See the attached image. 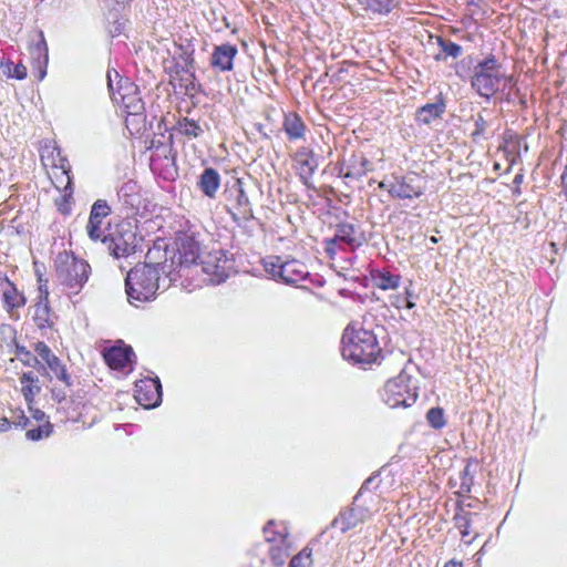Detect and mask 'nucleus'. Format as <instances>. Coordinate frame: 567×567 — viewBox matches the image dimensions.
<instances>
[{
    "label": "nucleus",
    "mask_w": 567,
    "mask_h": 567,
    "mask_svg": "<svg viewBox=\"0 0 567 567\" xmlns=\"http://www.w3.org/2000/svg\"><path fill=\"white\" fill-rule=\"evenodd\" d=\"M34 351L56 379L71 386V377L66 373L65 367L44 342H37Z\"/></svg>",
    "instance_id": "nucleus-13"
},
{
    "label": "nucleus",
    "mask_w": 567,
    "mask_h": 567,
    "mask_svg": "<svg viewBox=\"0 0 567 567\" xmlns=\"http://www.w3.org/2000/svg\"><path fill=\"white\" fill-rule=\"evenodd\" d=\"M49 60H41L40 63L34 64V66L39 70V80H43L47 75Z\"/></svg>",
    "instance_id": "nucleus-46"
},
{
    "label": "nucleus",
    "mask_w": 567,
    "mask_h": 567,
    "mask_svg": "<svg viewBox=\"0 0 567 567\" xmlns=\"http://www.w3.org/2000/svg\"><path fill=\"white\" fill-rule=\"evenodd\" d=\"M333 237L341 246H347L350 250H354L365 243L363 233L349 223L338 224Z\"/></svg>",
    "instance_id": "nucleus-18"
},
{
    "label": "nucleus",
    "mask_w": 567,
    "mask_h": 567,
    "mask_svg": "<svg viewBox=\"0 0 567 567\" xmlns=\"http://www.w3.org/2000/svg\"><path fill=\"white\" fill-rule=\"evenodd\" d=\"M313 560L311 550L303 548L300 553L293 556L289 563V567H312Z\"/></svg>",
    "instance_id": "nucleus-37"
},
{
    "label": "nucleus",
    "mask_w": 567,
    "mask_h": 567,
    "mask_svg": "<svg viewBox=\"0 0 567 567\" xmlns=\"http://www.w3.org/2000/svg\"><path fill=\"white\" fill-rule=\"evenodd\" d=\"M103 355L111 369L124 371L128 368V371L132 370L134 352L131 347L121 343L106 349Z\"/></svg>",
    "instance_id": "nucleus-15"
},
{
    "label": "nucleus",
    "mask_w": 567,
    "mask_h": 567,
    "mask_svg": "<svg viewBox=\"0 0 567 567\" xmlns=\"http://www.w3.org/2000/svg\"><path fill=\"white\" fill-rule=\"evenodd\" d=\"M175 244L177 249L176 257L178 260V269H172V267L167 268V278L169 284L176 281L177 278L183 276V271L192 265H196L197 260L202 258L199 241L196 239L194 233H177ZM174 264L175 260L173 259L169 266H173Z\"/></svg>",
    "instance_id": "nucleus-6"
},
{
    "label": "nucleus",
    "mask_w": 567,
    "mask_h": 567,
    "mask_svg": "<svg viewBox=\"0 0 567 567\" xmlns=\"http://www.w3.org/2000/svg\"><path fill=\"white\" fill-rule=\"evenodd\" d=\"M131 1L132 0H115V2L118 3V4H125V3H128Z\"/></svg>",
    "instance_id": "nucleus-53"
},
{
    "label": "nucleus",
    "mask_w": 567,
    "mask_h": 567,
    "mask_svg": "<svg viewBox=\"0 0 567 567\" xmlns=\"http://www.w3.org/2000/svg\"><path fill=\"white\" fill-rule=\"evenodd\" d=\"M39 278V301L34 306L33 320L39 329H47L52 326L51 309L49 306V289L47 280L42 282Z\"/></svg>",
    "instance_id": "nucleus-17"
},
{
    "label": "nucleus",
    "mask_w": 567,
    "mask_h": 567,
    "mask_svg": "<svg viewBox=\"0 0 567 567\" xmlns=\"http://www.w3.org/2000/svg\"><path fill=\"white\" fill-rule=\"evenodd\" d=\"M17 417L12 420L16 426L27 427L30 424V420L24 415L23 411H16Z\"/></svg>",
    "instance_id": "nucleus-44"
},
{
    "label": "nucleus",
    "mask_w": 567,
    "mask_h": 567,
    "mask_svg": "<svg viewBox=\"0 0 567 567\" xmlns=\"http://www.w3.org/2000/svg\"><path fill=\"white\" fill-rule=\"evenodd\" d=\"M487 127V122L482 115H478L475 120V131L473 132V136L476 137L482 135Z\"/></svg>",
    "instance_id": "nucleus-43"
},
{
    "label": "nucleus",
    "mask_w": 567,
    "mask_h": 567,
    "mask_svg": "<svg viewBox=\"0 0 567 567\" xmlns=\"http://www.w3.org/2000/svg\"><path fill=\"white\" fill-rule=\"evenodd\" d=\"M58 156H59V164L53 162V166L56 167V168H60L61 173L63 175H65V177H66V186L64 187V189L66 190L69 188L70 184H71L70 176L68 175L69 169H70V165H69V162L65 158L60 156V151H58Z\"/></svg>",
    "instance_id": "nucleus-40"
},
{
    "label": "nucleus",
    "mask_w": 567,
    "mask_h": 567,
    "mask_svg": "<svg viewBox=\"0 0 567 567\" xmlns=\"http://www.w3.org/2000/svg\"><path fill=\"white\" fill-rule=\"evenodd\" d=\"M166 264H138L125 279L127 299L131 303L152 300L159 288V271L167 275Z\"/></svg>",
    "instance_id": "nucleus-1"
},
{
    "label": "nucleus",
    "mask_w": 567,
    "mask_h": 567,
    "mask_svg": "<svg viewBox=\"0 0 567 567\" xmlns=\"http://www.w3.org/2000/svg\"><path fill=\"white\" fill-rule=\"evenodd\" d=\"M410 381V377L404 373L390 379L382 391L383 402L392 409L411 406L416 401L417 395L411 388Z\"/></svg>",
    "instance_id": "nucleus-7"
},
{
    "label": "nucleus",
    "mask_w": 567,
    "mask_h": 567,
    "mask_svg": "<svg viewBox=\"0 0 567 567\" xmlns=\"http://www.w3.org/2000/svg\"><path fill=\"white\" fill-rule=\"evenodd\" d=\"M426 419L434 429H442L445 425L444 413L440 408H432L429 410Z\"/></svg>",
    "instance_id": "nucleus-39"
},
{
    "label": "nucleus",
    "mask_w": 567,
    "mask_h": 567,
    "mask_svg": "<svg viewBox=\"0 0 567 567\" xmlns=\"http://www.w3.org/2000/svg\"><path fill=\"white\" fill-rule=\"evenodd\" d=\"M56 282L69 295H78L89 280L90 265L68 251L59 252L55 258Z\"/></svg>",
    "instance_id": "nucleus-3"
},
{
    "label": "nucleus",
    "mask_w": 567,
    "mask_h": 567,
    "mask_svg": "<svg viewBox=\"0 0 567 567\" xmlns=\"http://www.w3.org/2000/svg\"><path fill=\"white\" fill-rule=\"evenodd\" d=\"M512 79L506 76L502 65L494 55H489L474 68L472 87L483 97L489 99Z\"/></svg>",
    "instance_id": "nucleus-5"
},
{
    "label": "nucleus",
    "mask_w": 567,
    "mask_h": 567,
    "mask_svg": "<svg viewBox=\"0 0 567 567\" xmlns=\"http://www.w3.org/2000/svg\"><path fill=\"white\" fill-rule=\"evenodd\" d=\"M284 131L289 140H300L305 136L306 125L297 113H289L284 120Z\"/></svg>",
    "instance_id": "nucleus-24"
},
{
    "label": "nucleus",
    "mask_w": 567,
    "mask_h": 567,
    "mask_svg": "<svg viewBox=\"0 0 567 567\" xmlns=\"http://www.w3.org/2000/svg\"><path fill=\"white\" fill-rule=\"evenodd\" d=\"M135 188V184L132 182L125 183L118 190V196H127L130 192H133Z\"/></svg>",
    "instance_id": "nucleus-47"
},
{
    "label": "nucleus",
    "mask_w": 567,
    "mask_h": 567,
    "mask_svg": "<svg viewBox=\"0 0 567 567\" xmlns=\"http://www.w3.org/2000/svg\"><path fill=\"white\" fill-rule=\"evenodd\" d=\"M86 233L89 237L94 240H102L107 243V237L104 235V230L102 229V223L89 219L86 225Z\"/></svg>",
    "instance_id": "nucleus-38"
},
{
    "label": "nucleus",
    "mask_w": 567,
    "mask_h": 567,
    "mask_svg": "<svg viewBox=\"0 0 567 567\" xmlns=\"http://www.w3.org/2000/svg\"><path fill=\"white\" fill-rule=\"evenodd\" d=\"M406 295H408V298L412 297V295L410 292H406ZM405 306H406V308L412 309L415 306V303L412 300L406 299Z\"/></svg>",
    "instance_id": "nucleus-52"
},
{
    "label": "nucleus",
    "mask_w": 567,
    "mask_h": 567,
    "mask_svg": "<svg viewBox=\"0 0 567 567\" xmlns=\"http://www.w3.org/2000/svg\"><path fill=\"white\" fill-rule=\"evenodd\" d=\"M265 269L275 279L288 285H297L309 274L303 262L296 259L282 261L280 257H269L265 261Z\"/></svg>",
    "instance_id": "nucleus-9"
},
{
    "label": "nucleus",
    "mask_w": 567,
    "mask_h": 567,
    "mask_svg": "<svg viewBox=\"0 0 567 567\" xmlns=\"http://www.w3.org/2000/svg\"><path fill=\"white\" fill-rule=\"evenodd\" d=\"M472 516L473 514L471 512H464L461 511L454 515V522L456 528L460 530L462 539L466 544H472L473 540L476 538L477 535H474L472 538L466 539V537L470 535V527L472 523Z\"/></svg>",
    "instance_id": "nucleus-28"
},
{
    "label": "nucleus",
    "mask_w": 567,
    "mask_h": 567,
    "mask_svg": "<svg viewBox=\"0 0 567 567\" xmlns=\"http://www.w3.org/2000/svg\"><path fill=\"white\" fill-rule=\"evenodd\" d=\"M437 44L441 49V52L445 54V58L451 56L453 59H456L462 54V47L450 40H445L439 37Z\"/></svg>",
    "instance_id": "nucleus-36"
},
{
    "label": "nucleus",
    "mask_w": 567,
    "mask_h": 567,
    "mask_svg": "<svg viewBox=\"0 0 567 567\" xmlns=\"http://www.w3.org/2000/svg\"><path fill=\"white\" fill-rule=\"evenodd\" d=\"M21 393L27 404H33L34 398L41 392L39 378L33 372H24L20 377Z\"/></svg>",
    "instance_id": "nucleus-22"
},
{
    "label": "nucleus",
    "mask_w": 567,
    "mask_h": 567,
    "mask_svg": "<svg viewBox=\"0 0 567 567\" xmlns=\"http://www.w3.org/2000/svg\"><path fill=\"white\" fill-rule=\"evenodd\" d=\"M113 76L118 79L120 75L116 70L107 71V85L111 91L112 100L115 103H121L127 116L125 120L126 127L131 125L143 123L144 116V102L140 96L138 87L128 80H118V89L115 92L113 87Z\"/></svg>",
    "instance_id": "nucleus-4"
},
{
    "label": "nucleus",
    "mask_w": 567,
    "mask_h": 567,
    "mask_svg": "<svg viewBox=\"0 0 567 567\" xmlns=\"http://www.w3.org/2000/svg\"><path fill=\"white\" fill-rule=\"evenodd\" d=\"M12 421L7 417H0V433L7 432L11 429Z\"/></svg>",
    "instance_id": "nucleus-48"
},
{
    "label": "nucleus",
    "mask_w": 567,
    "mask_h": 567,
    "mask_svg": "<svg viewBox=\"0 0 567 567\" xmlns=\"http://www.w3.org/2000/svg\"><path fill=\"white\" fill-rule=\"evenodd\" d=\"M423 194L419 179L414 176H393L390 195L400 199H413Z\"/></svg>",
    "instance_id": "nucleus-14"
},
{
    "label": "nucleus",
    "mask_w": 567,
    "mask_h": 567,
    "mask_svg": "<svg viewBox=\"0 0 567 567\" xmlns=\"http://www.w3.org/2000/svg\"><path fill=\"white\" fill-rule=\"evenodd\" d=\"M110 213L111 208L107 203L105 200L97 199L91 208L89 219L102 223L103 218L110 215Z\"/></svg>",
    "instance_id": "nucleus-35"
},
{
    "label": "nucleus",
    "mask_w": 567,
    "mask_h": 567,
    "mask_svg": "<svg viewBox=\"0 0 567 567\" xmlns=\"http://www.w3.org/2000/svg\"><path fill=\"white\" fill-rule=\"evenodd\" d=\"M342 357L355 363H372L381 352L377 337L370 330L349 324L342 336Z\"/></svg>",
    "instance_id": "nucleus-2"
},
{
    "label": "nucleus",
    "mask_w": 567,
    "mask_h": 567,
    "mask_svg": "<svg viewBox=\"0 0 567 567\" xmlns=\"http://www.w3.org/2000/svg\"><path fill=\"white\" fill-rule=\"evenodd\" d=\"M38 41L29 47L33 64L40 63L41 60H49L48 45L42 31L38 32Z\"/></svg>",
    "instance_id": "nucleus-29"
},
{
    "label": "nucleus",
    "mask_w": 567,
    "mask_h": 567,
    "mask_svg": "<svg viewBox=\"0 0 567 567\" xmlns=\"http://www.w3.org/2000/svg\"><path fill=\"white\" fill-rule=\"evenodd\" d=\"M237 52V48L229 43L216 47L210 59L212 66L220 72L231 71Z\"/></svg>",
    "instance_id": "nucleus-19"
},
{
    "label": "nucleus",
    "mask_w": 567,
    "mask_h": 567,
    "mask_svg": "<svg viewBox=\"0 0 567 567\" xmlns=\"http://www.w3.org/2000/svg\"><path fill=\"white\" fill-rule=\"evenodd\" d=\"M138 241L134 226L130 221H123L107 240V248L116 258L126 257L136 251Z\"/></svg>",
    "instance_id": "nucleus-10"
},
{
    "label": "nucleus",
    "mask_w": 567,
    "mask_h": 567,
    "mask_svg": "<svg viewBox=\"0 0 567 567\" xmlns=\"http://www.w3.org/2000/svg\"><path fill=\"white\" fill-rule=\"evenodd\" d=\"M200 267L210 284L219 285L233 271L234 260L223 249H216L202 256Z\"/></svg>",
    "instance_id": "nucleus-8"
},
{
    "label": "nucleus",
    "mask_w": 567,
    "mask_h": 567,
    "mask_svg": "<svg viewBox=\"0 0 567 567\" xmlns=\"http://www.w3.org/2000/svg\"><path fill=\"white\" fill-rule=\"evenodd\" d=\"M430 240H431V243H433V244H436V243H437V239H436V237H434V236H432V237L430 238Z\"/></svg>",
    "instance_id": "nucleus-54"
},
{
    "label": "nucleus",
    "mask_w": 567,
    "mask_h": 567,
    "mask_svg": "<svg viewBox=\"0 0 567 567\" xmlns=\"http://www.w3.org/2000/svg\"><path fill=\"white\" fill-rule=\"evenodd\" d=\"M0 288L2 299L9 309L20 308L25 303L23 295L18 291L16 286L8 278H1Z\"/></svg>",
    "instance_id": "nucleus-21"
},
{
    "label": "nucleus",
    "mask_w": 567,
    "mask_h": 567,
    "mask_svg": "<svg viewBox=\"0 0 567 567\" xmlns=\"http://www.w3.org/2000/svg\"><path fill=\"white\" fill-rule=\"evenodd\" d=\"M28 409L31 414V417L34 421H37L39 423H43L45 420H48V416L45 415V413L43 411H41L40 409L34 408L33 404H28Z\"/></svg>",
    "instance_id": "nucleus-42"
},
{
    "label": "nucleus",
    "mask_w": 567,
    "mask_h": 567,
    "mask_svg": "<svg viewBox=\"0 0 567 567\" xmlns=\"http://www.w3.org/2000/svg\"><path fill=\"white\" fill-rule=\"evenodd\" d=\"M265 540L269 544L286 542L289 538L288 528L282 522L269 520L264 527Z\"/></svg>",
    "instance_id": "nucleus-25"
},
{
    "label": "nucleus",
    "mask_w": 567,
    "mask_h": 567,
    "mask_svg": "<svg viewBox=\"0 0 567 567\" xmlns=\"http://www.w3.org/2000/svg\"><path fill=\"white\" fill-rule=\"evenodd\" d=\"M52 395L59 402L62 401L65 398V394L63 392L55 391V390L52 391Z\"/></svg>",
    "instance_id": "nucleus-50"
},
{
    "label": "nucleus",
    "mask_w": 567,
    "mask_h": 567,
    "mask_svg": "<svg viewBox=\"0 0 567 567\" xmlns=\"http://www.w3.org/2000/svg\"><path fill=\"white\" fill-rule=\"evenodd\" d=\"M444 567H463L460 561L456 560H450L447 561Z\"/></svg>",
    "instance_id": "nucleus-51"
},
{
    "label": "nucleus",
    "mask_w": 567,
    "mask_h": 567,
    "mask_svg": "<svg viewBox=\"0 0 567 567\" xmlns=\"http://www.w3.org/2000/svg\"><path fill=\"white\" fill-rule=\"evenodd\" d=\"M296 162L298 174L306 184L318 166L317 158L311 152H300L297 154Z\"/></svg>",
    "instance_id": "nucleus-23"
},
{
    "label": "nucleus",
    "mask_w": 567,
    "mask_h": 567,
    "mask_svg": "<svg viewBox=\"0 0 567 567\" xmlns=\"http://www.w3.org/2000/svg\"><path fill=\"white\" fill-rule=\"evenodd\" d=\"M0 69L9 79L24 80L27 78V68L22 63L16 64L11 60H2Z\"/></svg>",
    "instance_id": "nucleus-30"
},
{
    "label": "nucleus",
    "mask_w": 567,
    "mask_h": 567,
    "mask_svg": "<svg viewBox=\"0 0 567 567\" xmlns=\"http://www.w3.org/2000/svg\"><path fill=\"white\" fill-rule=\"evenodd\" d=\"M291 542L290 538L286 542L271 543L269 548V556L276 566H282L290 555Z\"/></svg>",
    "instance_id": "nucleus-26"
},
{
    "label": "nucleus",
    "mask_w": 567,
    "mask_h": 567,
    "mask_svg": "<svg viewBox=\"0 0 567 567\" xmlns=\"http://www.w3.org/2000/svg\"><path fill=\"white\" fill-rule=\"evenodd\" d=\"M178 125L179 132L190 138H196L204 132L202 126L194 120L184 118L178 123Z\"/></svg>",
    "instance_id": "nucleus-34"
},
{
    "label": "nucleus",
    "mask_w": 567,
    "mask_h": 567,
    "mask_svg": "<svg viewBox=\"0 0 567 567\" xmlns=\"http://www.w3.org/2000/svg\"><path fill=\"white\" fill-rule=\"evenodd\" d=\"M228 196L230 200V209L235 218H248L251 215L250 202L243 188L240 179H236L234 184L228 188Z\"/></svg>",
    "instance_id": "nucleus-16"
},
{
    "label": "nucleus",
    "mask_w": 567,
    "mask_h": 567,
    "mask_svg": "<svg viewBox=\"0 0 567 567\" xmlns=\"http://www.w3.org/2000/svg\"><path fill=\"white\" fill-rule=\"evenodd\" d=\"M51 433L52 424L49 420H45L43 423H39L37 427L28 430L25 436L30 441H40L49 437Z\"/></svg>",
    "instance_id": "nucleus-33"
},
{
    "label": "nucleus",
    "mask_w": 567,
    "mask_h": 567,
    "mask_svg": "<svg viewBox=\"0 0 567 567\" xmlns=\"http://www.w3.org/2000/svg\"><path fill=\"white\" fill-rule=\"evenodd\" d=\"M374 478L375 477H369L365 480L358 495L354 497L353 506L341 512L340 515L334 518L332 523L333 526L339 528L342 533L357 527L359 524H362L370 518V511L367 507L357 505L355 502L363 494V492L369 488Z\"/></svg>",
    "instance_id": "nucleus-11"
},
{
    "label": "nucleus",
    "mask_w": 567,
    "mask_h": 567,
    "mask_svg": "<svg viewBox=\"0 0 567 567\" xmlns=\"http://www.w3.org/2000/svg\"><path fill=\"white\" fill-rule=\"evenodd\" d=\"M368 164V161L365 158H361V165L362 168L357 171H349L344 174V177H360L367 173L365 165Z\"/></svg>",
    "instance_id": "nucleus-45"
},
{
    "label": "nucleus",
    "mask_w": 567,
    "mask_h": 567,
    "mask_svg": "<svg viewBox=\"0 0 567 567\" xmlns=\"http://www.w3.org/2000/svg\"><path fill=\"white\" fill-rule=\"evenodd\" d=\"M358 2L364 10L375 13H385L392 8V0H358Z\"/></svg>",
    "instance_id": "nucleus-32"
},
{
    "label": "nucleus",
    "mask_w": 567,
    "mask_h": 567,
    "mask_svg": "<svg viewBox=\"0 0 567 567\" xmlns=\"http://www.w3.org/2000/svg\"><path fill=\"white\" fill-rule=\"evenodd\" d=\"M393 185V177L388 181H382L379 183V187L382 189H386L390 193V186Z\"/></svg>",
    "instance_id": "nucleus-49"
},
{
    "label": "nucleus",
    "mask_w": 567,
    "mask_h": 567,
    "mask_svg": "<svg viewBox=\"0 0 567 567\" xmlns=\"http://www.w3.org/2000/svg\"><path fill=\"white\" fill-rule=\"evenodd\" d=\"M375 285L382 290H390L398 288L400 284V276L393 275L390 271H379L373 276Z\"/></svg>",
    "instance_id": "nucleus-31"
},
{
    "label": "nucleus",
    "mask_w": 567,
    "mask_h": 567,
    "mask_svg": "<svg viewBox=\"0 0 567 567\" xmlns=\"http://www.w3.org/2000/svg\"><path fill=\"white\" fill-rule=\"evenodd\" d=\"M342 246L338 243V240H334V237L326 240V252L330 258H333Z\"/></svg>",
    "instance_id": "nucleus-41"
},
{
    "label": "nucleus",
    "mask_w": 567,
    "mask_h": 567,
    "mask_svg": "<svg viewBox=\"0 0 567 567\" xmlns=\"http://www.w3.org/2000/svg\"><path fill=\"white\" fill-rule=\"evenodd\" d=\"M445 111V104L440 101L429 103L417 111V120L424 124H430L433 120L440 117Z\"/></svg>",
    "instance_id": "nucleus-27"
},
{
    "label": "nucleus",
    "mask_w": 567,
    "mask_h": 567,
    "mask_svg": "<svg viewBox=\"0 0 567 567\" xmlns=\"http://www.w3.org/2000/svg\"><path fill=\"white\" fill-rule=\"evenodd\" d=\"M220 186V176L212 167L205 168L199 176L198 187L209 198H214Z\"/></svg>",
    "instance_id": "nucleus-20"
},
{
    "label": "nucleus",
    "mask_w": 567,
    "mask_h": 567,
    "mask_svg": "<svg viewBox=\"0 0 567 567\" xmlns=\"http://www.w3.org/2000/svg\"><path fill=\"white\" fill-rule=\"evenodd\" d=\"M134 398L145 409L156 408L162 400V385L158 378H145L135 383Z\"/></svg>",
    "instance_id": "nucleus-12"
}]
</instances>
